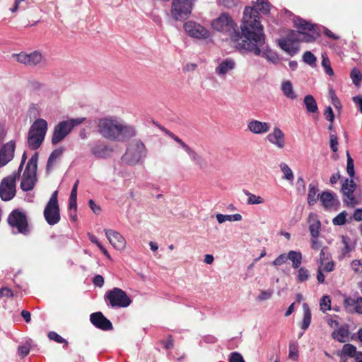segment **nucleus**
I'll use <instances>...</instances> for the list:
<instances>
[{
	"instance_id": "7",
	"label": "nucleus",
	"mask_w": 362,
	"mask_h": 362,
	"mask_svg": "<svg viewBox=\"0 0 362 362\" xmlns=\"http://www.w3.org/2000/svg\"><path fill=\"white\" fill-rule=\"evenodd\" d=\"M196 0H173L170 13L177 21H184L192 13Z\"/></svg>"
},
{
	"instance_id": "38",
	"label": "nucleus",
	"mask_w": 362,
	"mask_h": 362,
	"mask_svg": "<svg viewBox=\"0 0 362 362\" xmlns=\"http://www.w3.org/2000/svg\"><path fill=\"white\" fill-rule=\"evenodd\" d=\"M341 242L344 245V247L341 250V253L343 256H346L348 253L354 249V245L351 244V238L346 235L341 236Z\"/></svg>"
},
{
	"instance_id": "2",
	"label": "nucleus",
	"mask_w": 362,
	"mask_h": 362,
	"mask_svg": "<svg viewBox=\"0 0 362 362\" xmlns=\"http://www.w3.org/2000/svg\"><path fill=\"white\" fill-rule=\"evenodd\" d=\"M47 131V122L44 119H37L31 125L27 137V144L32 150L37 149L43 142Z\"/></svg>"
},
{
	"instance_id": "32",
	"label": "nucleus",
	"mask_w": 362,
	"mask_h": 362,
	"mask_svg": "<svg viewBox=\"0 0 362 362\" xmlns=\"http://www.w3.org/2000/svg\"><path fill=\"white\" fill-rule=\"evenodd\" d=\"M306 110L309 113H316L318 112L317 102L314 97L311 95H307L303 100Z\"/></svg>"
},
{
	"instance_id": "62",
	"label": "nucleus",
	"mask_w": 362,
	"mask_h": 362,
	"mask_svg": "<svg viewBox=\"0 0 362 362\" xmlns=\"http://www.w3.org/2000/svg\"><path fill=\"white\" fill-rule=\"evenodd\" d=\"M330 148L332 150L333 152H337L338 151V141H337V137L334 134L330 135Z\"/></svg>"
},
{
	"instance_id": "54",
	"label": "nucleus",
	"mask_w": 362,
	"mask_h": 362,
	"mask_svg": "<svg viewBox=\"0 0 362 362\" xmlns=\"http://www.w3.org/2000/svg\"><path fill=\"white\" fill-rule=\"evenodd\" d=\"M353 271L358 274H362V262L358 259H354L351 263Z\"/></svg>"
},
{
	"instance_id": "41",
	"label": "nucleus",
	"mask_w": 362,
	"mask_h": 362,
	"mask_svg": "<svg viewBox=\"0 0 362 362\" xmlns=\"http://www.w3.org/2000/svg\"><path fill=\"white\" fill-rule=\"evenodd\" d=\"M298 274L296 276V280L299 283H303L308 281L310 278V272L308 269L304 267L298 268Z\"/></svg>"
},
{
	"instance_id": "10",
	"label": "nucleus",
	"mask_w": 362,
	"mask_h": 362,
	"mask_svg": "<svg viewBox=\"0 0 362 362\" xmlns=\"http://www.w3.org/2000/svg\"><path fill=\"white\" fill-rule=\"evenodd\" d=\"M57 197L58 192L54 191L46 204L43 212L45 219L50 226H54L58 223L61 218Z\"/></svg>"
},
{
	"instance_id": "35",
	"label": "nucleus",
	"mask_w": 362,
	"mask_h": 362,
	"mask_svg": "<svg viewBox=\"0 0 362 362\" xmlns=\"http://www.w3.org/2000/svg\"><path fill=\"white\" fill-rule=\"evenodd\" d=\"M281 90L286 98L291 100L296 98V95L293 91L292 83L289 81H286L282 83Z\"/></svg>"
},
{
	"instance_id": "25",
	"label": "nucleus",
	"mask_w": 362,
	"mask_h": 362,
	"mask_svg": "<svg viewBox=\"0 0 362 362\" xmlns=\"http://www.w3.org/2000/svg\"><path fill=\"white\" fill-rule=\"evenodd\" d=\"M294 26L297 28L298 31H313L315 28V25L301 18H296L293 21Z\"/></svg>"
},
{
	"instance_id": "43",
	"label": "nucleus",
	"mask_w": 362,
	"mask_h": 362,
	"mask_svg": "<svg viewBox=\"0 0 362 362\" xmlns=\"http://www.w3.org/2000/svg\"><path fill=\"white\" fill-rule=\"evenodd\" d=\"M301 37H300V42H312L315 41L319 36L318 33L313 32L312 34L306 33L305 32L300 31Z\"/></svg>"
},
{
	"instance_id": "39",
	"label": "nucleus",
	"mask_w": 362,
	"mask_h": 362,
	"mask_svg": "<svg viewBox=\"0 0 362 362\" xmlns=\"http://www.w3.org/2000/svg\"><path fill=\"white\" fill-rule=\"evenodd\" d=\"M244 193L248 197L247 200V204H260L264 202V198L260 196H257L247 190H244Z\"/></svg>"
},
{
	"instance_id": "21",
	"label": "nucleus",
	"mask_w": 362,
	"mask_h": 362,
	"mask_svg": "<svg viewBox=\"0 0 362 362\" xmlns=\"http://www.w3.org/2000/svg\"><path fill=\"white\" fill-rule=\"evenodd\" d=\"M270 127L271 125L269 123L256 119H252L247 123V129L255 134L267 133L269 131Z\"/></svg>"
},
{
	"instance_id": "63",
	"label": "nucleus",
	"mask_w": 362,
	"mask_h": 362,
	"mask_svg": "<svg viewBox=\"0 0 362 362\" xmlns=\"http://www.w3.org/2000/svg\"><path fill=\"white\" fill-rule=\"evenodd\" d=\"M13 293L11 289L8 287H3L0 289V298L6 297L11 298L13 297Z\"/></svg>"
},
{
	"instance_id": "40",
	"label": "nucleus",
	"mask_w": 362,
	"mask_h": 362,
	"mask_svg": "<svg viewBox=\"0 0 362 362\" xmlns=\"http://www.w3.org/2000/svg\"><path fill=\"white\" fill-rule=\"evenodd\" d=\"M350 77L352 80L353 83L356 86H359L361 85L362 81V74L358 68L354 67L351 69L350 73Z\"/></svg>"
},
{
	"instance_id": "9",
	"label": "nucleus",
	"mask_w": 362,
	"mask_h": 362,
	"mask_svg": "<svg viewBox=\"0 0 362 362\" xmlns=\"http://www.w3.org/2000/svg\"><path fill=\"white\" fill-rule=\"evenodd\" d=\"M105 299L112 308H127L132 303L126 292L117 287L106 292Z\"/></svg>"
},
{
	"instance_id": "58",
	"label": "nucleus",
	"mask_w": 362,
	"mask_h": 362,
	"mask_svg": "<svg viewBox=\"0 0 362 362\" xmlns=\"http://www.w3.org/2000/svg\"><path fill=\"white\" fill-rule=\"evenodd\" d=\"M322 64L325 67V72L329 76H332L334 74V71L330 66V62L328 58H323L322 61Z\"/></svg>"
},
{
	"instance_id": "18",
	"label": "nucleus",
	"mask_w": 362,
	"mask_h": 362,
	"mask_svg": "<svg viewBox=\"0 0 362 362\" xmlns=\"http://www.w3.org/2000/svg\"><path fill=\"white\" fill-rule=\"evenodd\" d=\"M267 140L276 148L282 149L286 145L285 134L279 127H274L273 132L267 136Z\"/></svg>"
},
{
	"instance_id": "3",
	"label": "nucleus",
	"mask_w": 362,
	"mask_h": 362,
	"mask_svg": "<svg viewBox=\"0 0 362 362\" xmlns=\"http://www.w3.org/2000/svg\"><path fill=\"white\" fill-rule=\"evenodd\" d=\"M86 118L78 117L59 122L54 128L51 142L57 145L62 141L74 129V128L85 121Z\"/></svg>"
},
{
	"instance_id": "64",
	"label": "nucleus",
	"mask_w": 362,
	"mask_h": 362,
	"mask_svg": "<svg viewBox=\"0 0 362 362\" xmlns=\"http://www.w3.org/2000/svg\"><path fill=\"white\" fill-rule=\"evenodd\" d=\"M42 86L43 84L36 80L30 81L28 83L29 88L33 90H38L41 89Z\"/></svg>"
},
{
	"instance_id": "24",
	"label": "nucleus",
	"mask_w": 362,
	"mask_h": 362,
	"mask_svg": "<svg viewBox=\"0 0 362 362\" xmlns=\"http://www.w3.org/2000/svg\"><path fill=\"white\" fill-rule=\"evenodd\" d=\"M309 230L312 237L316 238L320 235L321 223L314 215H310L308 218Z\"/></svg>"
},
{
	"instance_id": "1",
	"label": "nucleus",
	"mask_w": 362,
	"mask_h": 362,
	"mask_svg": "<svg viewBox=\"0 0 362 362\" xmlns=\"http://www.w3.org/2000/svg\"><path fill=\"white\" fill-rule=\"evenodd\" d=\"M258 16L257 10L246 6L243 12L240 30L228 13H222L212 21L211 25L214 30L228 37L232 45L240 52H250L259 56L261 54V48L265 44V34Z\"/></svg>"
},
{
	"instance_id": "12",
	"label": "nucleus",
	"mask_w": 362,
	"mask_h": 362,
	"mask_svg": "<svg viewBox=\"0 0 362 362\" xmlns=\"http://www.w3.org/2000/svg\"><path fill=\"white\" fill-rule=\"evenodd\" d=\"M20 177L17 173L4 177L0 183V197L3 201H10L16 195V181Z\"/></svg>"
},
{
	"instance_id": "37",
	"label": "nucleus",
	"mask_w": 362,
	"mask_h": 362,
	"mask_svg": "<svg viewBox=\"0 0 362 362\" xmlns=\"http://www.w3.org/2000/svg\"><path fill=\"white\" fill-rule=\"evenodd\" d=\"M256 6H257V8H255V10L257 11V12L260 11L262 12L263 14H268L269 13V11H270V4L267 1H265V0H257L256 1ZM255 9V8H253ZM259 14V21H260V16H259V13H258Z\"/></svg>"
},
{
	"instance_id": "36",
	"label": "nucleus",
	"mask_w": 362,
	"mask_h": 362,
	"mask_svg": "<svg viewBox=\"0 0 362 362\" xmlns=\"http://www.w3.org/2000/svg\"><path fill=\"white\" fill-rule=\"evenodd\" d=\"M217 221L219 223H223V222L228 221H240L242 220V216L239 214H235L233 215H223L221 214H218L216 216Z\"/></svg>"
},
{
	"instance_id": "46",
	"label": "nucleus",
	"mask_w": 362,
	"mask_h": 362,
	"mask_svg": "<svg viewBox=\"0 0 362 362\" xmlns=\"http://www.w3.org/2000/svg\"><path fill=\"white\" fill-rule=\"evenodd\" d=\"M300 37H301L300 31L291 30L284 39L297 44L300 42Z\"/></svg>"
},
{
	"instance_id": "30",
	"label": "nucleus",
	"mask_w": 362,
	"mask_h": 362,
	"mask_svg": "<svg viewBox=\"0 0 362 362\" xmlns=\"http://www.w3.org/2000/svg\"><path fill=\"white\" fill-rule=\"evenodd\" d=\"M235 67V62L233 59H227L223 61L216 68V72L220 75H225Z\"/></svg>"
},
{
	"instance_id": "23",
	"label": "nucleus",
	"mask_w": 362,
	"mask_h": 362,
	"mask_svg": "<svg viewBox=\"0 0 362 362\" xmlns=\"http://www.w3.org/2000/svg\"><path fill=\"white\" fill-rule=\"evenodd\" d=\"M322 206L326 209H332L339 204L336 194L330 191L323 192L320 197Z\"/></svg>"
},
{
	"instance_id": "53",
	"label": "nucleus",
	"mask_w": 362,
	"mask_h": 362,
	"mask_svg": "<svg viewBox=\"0 0 362 362\" xmlns=\"http://www.w3.org/2000/svg\"><path fill=\"white\" fill-rule=\"evenodd\" d=\"M290 358L297 361L298 358V346L296 344H290L289 345V354Z\"/></svg>"
},
{
	"instance_id": "52",
	"label": "nucleus",
	"mask_w": 362,
	"mask_h": 362,
	"mask_svg": "<svg viewBox=\"0 0 362 362\" xmlns=\"http://www.w3.org/2000/svg\"><path fill=\"white\" fill-rule=\"evenodd\" d=\"M303 61L309 64V65H313L315 64L316 62V57L315 55L310 51H306L303 55Z\"/></svg>"
},
{
	"instance_id": "5",
	"label": "nucleus",
	"mask_w": 362,
	"mask_h": 362,
	"mask_svg": "<svg viewBox=\"0 0 362 362\" xmlns=\"http://www.w3.org/2000/svg\"><path fill=\"white\" fill-rule=\"evenodd\" d=\"M146 148L140 140H134L128 146L122 160L129 165L139 163L146 156Z\"/></svg>"
},
{
	"instance_id": "60",
	"label": "nucleus",
	"mask_w": 362,
	"mask_h": 362,
	"mask_svg": "<svg viewBox=\"0 0 362 362\" xmlns=\"http://www.w3.org/2000/svg\"><path fill=\"white\" fill-rule=\"evenodd\" d=\"M77 211V197H70L69 199V211Z\"/></svg>"
},
{
	"instance_id": "51",
	"label": "nucleus",
	"mask_w": 362,
	"mask_h": 362,
	"mask_svg": "<svg viewBox=\"0 0 362 362\" xmlns=\"http://www.w3.org/2000/svg\"><path fill=\"white\" fill-rule=\"evenodd\" d=\"M346 171L348 175L352 177L354 175V160L351 158L349 152H347V165H346Z\"/></svg>"
},
{
	"instance_id": "20",
	"label": "nucleus",
	"mask_w": 362,
	"mask_h": 362,
	"mask_svg": "<svg viewBox=\"0 0 362 362\" xmlns=\"http://www.w3.org/2000/svg\"><path fill=\"white\" fill-rule=\"evenodd\" d=\"M184 29L187 35L197 39L204 37V27L194 21H187L184 24Z\"/></svg>"
},
{
	"instance_id": "11",
	"label": "nucleus",
	"mask_w": 362,
	"mask_h": 362,
	"mask_svg": "<svg viewBox=\"0 0 362 362\" xmlns=\"http://www.w3.org/2000/svg\"><path fill=\"white\" fill-rule=\"evenodd\" d=\"M13 57L19 63L23 64L29 66H45L47 64V60L40 51H33L29 54L26 52H21L13 54Z\"/></svg>"
},
{
	"instance_id": "26",
	"label": "nucleus",
	"mask_w": 362,
	"mask_h": 362,
	"mask_svg": "<svg viewBox=\"0 0 362 362\" xmlns=\"http://www.w3.org/2000/svg\"><path fill=\"white\" fill-rule=\"evenodd\" d=\"M279 45L282 49L288 52L291 56L296 54L298 51V47L296 44L284 38L279 40Z\"/></svg>"
},
{
	"instance_id": "22",
	"label": "nucleus",
	"mask_w": 362,
	"mask_h": 362,
	"mask_svg": "<svg viewBox=\"0 0 362 362\" xmlns=\"http://www.w3.org/2000/svg\"><path fill=\"white\" fill-rule=\"evenodd\" d=\"M136 134L135 127L132 125L123 124L119 122L118 130V139L116 141H124L128 140Z\"/></svg>"
},
{
	"instance_id": "19",
	"label": "nucleus",
	"mask_w": 362,
	"mask_h": 362,
	"mask_svg": "<svg viewBox=\"0 0 362 362\" xmlns=\"http://www.w3.org/2000/svg\"><path fill=\"white\" fill-rule=\"evenodd\" d=\"M105 233L110 244L115 248L121 250L125 247L126 240L120 233L115 230L109 229H105Z\"/></svg>"
},
{
	"instance_id": "13",
	"label": "nucleus",
	"mask_w": 362,
	"mask_h": 362,
	"mask_svg": "<svg viewBox=\"0 0 362 362\" xmlns=\"http://www.w3.org/2000/svg\"><path fill=\"white\" fill-rule=\"evenodd\" d=\"M88 146L90 153L97 158H107L111 156L113 151L112 146L100 140L90 143Z\"/></svg>"
},
{
	"instance_id": "4",
	"label": "nucleus",
	"mask_w": 362,
	"mask_h": 362,
	"mask_svg": "<svg viewBox=\"0 0 362 362\" xmlns=\"http://www.w3.org/2000/svg\"><path fill=\"white\" fill-rule=\"evenodd\" d=\"M37 161L38 153H35L28 160L22 175L21 188L23 191L28 192L32 190L34 188L37 180Z\"/></svg>"
},
{
	"instance_id": "42",
	"label": "nucleus",
	"mask_w": 362,
	"mask_h": 362,
	"mask_svg": "<svg viewBox=\"0 0 362 362\" xmlns=\"http://www.w3.org/2000/svg\"><path fill=\"white\" fill-rule=\"evenodd\" d=\"M280 168L284 175V178L292 182L293 180L294 176L289 166L287 164L282 163L280 164Z\"/></svg>"
},
{
	"instance_id": "47",
	"label": "nucleus",
	"mask_w": 362,
	"mask_h": 362,
	"mask_svg": "<svg viewBox=\"0 0 362 362\" xmlns=\"http://www.w3.org/2000/svg\"><path fill=\"white\" fill-rule=\"evenodd\" d=\"M180 146L188 153V155L190 156L191 159L193 161L197 162V153L185 142H183L181 140V142L179 143Z\"/></svg>"
},
{
	"instance_id": "31",
	"label": "nucleus",
	"mask_w": 362,
	"mask_h": 362,
	"mask_svg": "<svg viewBox=\"0 0 362 362\" xmlns=\"http://www.w3.org/2000/svg\"><path fill=\"white\" fill-rule=\"evenodd\" d=\"M303 318L302 322L300 324V328L305 331L310 326L311 322V312L308 305L305 303L303 304Z\"/></svg>"
},
{
	"instance_id": "48",
	"label": "nucleus",
	"mask_w": 362,
	"mask_h": 362,
	"mask_svg": "<svg viewBox=\"0 0 362 362\" xmlns=\"http://www.w3.org/2000/svg\"><path fill=\"white\" fill-rule=\"evenodd\" d=\"M180 146L188 153V155L190 156L191 159L193 161L197 162V153L185 142H183L181 140V142L179 143Z\"/></svg>"
},
{
	"instance_id": "27",
	"label": "nucleus",
	"mask_w": 362,
	"mask_h": 362,
	"mask_svg": "<svg viewBox=\"0 0 362 362\" xmlns=\"http://www.w3.org/2000/svg\"><path fill=\"white\" fill-rule=\"evenodd\" d=\"M318 187L317 185L310 183L309 185V190L308 194V204L310 206H313L317 203L320 196L318 194Z\"/></svg>"
},
{
	"instance_id": "57",
	"label": "nucleus",
	"mask_w": 362,
	"mask_h": 362,
	"mask_svg": "<svg viewBox=\"0 0 362 362\" xmlns=\"http://www.w3.org/2000/svg\"><path fill=\"white\" fill-rule=\"evenodd\" d=\"M273 293L272 290L262 291L260 294L257 296V299L259 301H263L269 299Z\"/></svg>"
},
{
	"instance_id": "28",
	"label": "nucleus",
	"mask_w": 362,
	"mask_h": 362,
	"mask_svg": "<svg viewBox=\"0 0 362 362\" xmlns=\"http://www.w3.org/2000/svg\"><path fill=\"white\" fill-rule=\"evenodd\" d=\"M64 151L63 147H59L58 148L54 149L51 154L49 155L47 163V171L50 170L53 166L55 165L57 160L60 158Z\"/></svg>"
},
{
	"instance_id": "34",
	"label": "nucleus",
	"mask_w": 362,
	"mask_h": 362,
	"mask_svg": "<svg viewBox=\"0 0 362 362\" xmlns=\"http://www.w3.org/2000/svg\"><path fill=\"white\" fill-rule=\"evenodd\" d=\"M349 331L345 327H341L337 331L332 332V336L334 339H337L339 342H344L346 339L349 337Z\"/></svg>"
},
{
	"instance_id": "56",
	"label": "nucleus",
	"mask_w": 362,
	"mask_h": 362,
	"mask_svg": "<svg viewBox=\"0 0 362 362\" xmlns=\"http://www.w3.org/2000/svg\"><path fill=\"white\" fill-rule=\"evenodd\" d=\"M287 254L283 253L279 255L272 262V264L274 266H281L286 262L288 260V257H286Z\"/></svg>"
},
{
	"instance_id": "14",
	"label": "nucleus",
	"mask_w": 362,
	"mask_h": 362,
	"mask_svg": "<svg viewBox=\"0 0 362 362\" xmlns=\"http://www.w3.org/2000/svg\"><path fill=\"white\" fill-rule=\"evenodd\" d=\"M16 141L11 140L0 148V168L5 166L14 158Z\"/></svg>"
},
{
	"instance_id": "55",
	"label": "nucleus",
	"mask_w": 362,
	"mask_h": 362,
	"mask_svg": "<svg viewBox=\"0 0 362 362\" xmlns=\"http://www.w3.org/2000/svg\"><path fill=\"white\" fill-rule=\"evenodd\" d=\"M228 362H245V361L240 353L235 351L230 354Z\"/></svg>"
},
{
	"instance_id": "61",
	"label": "nucleus",
	"mask_w": 362,
	"mask_h": 362,
	"mask_svg": "<svg viewBox=\"0 0 362 362\" xmlns=\"http://www.w3.org/2000/svg\"><path fill=\"white\" fill-rule=\"evenodd\" d=\"M324 115L329 122H330L332 123L334 122V114L332 108L330 106H329L326 108V110H325V112H324Z\"/></svg>"
},
{
	"instance_id": "29",
	"label": "nucleus",
	"mask_w": 362,
	"mask_h": 362,
	"mask_svg": "<svg viewBox=\"0 0 362 362\" xmlns=\"http://www.w3.org/2000/svg\"><path fill=\"white\" fill-rule=\"evenodd\" d=\"M286 257H288V259L291 260L292 262V267L293 269H298L302 263V253L298 251H294V250H290Z\"/></svg>"
},
{
	"instance_id": "59",
	"label": "nucleus",
	"mask_w": 362,
	"mask_h": 362,
	"mask_svg": "<svg viewBox=\"0 0 362 362\" xmlns=\"http://www.w3.org/2000/svg\"><path fill=\"white\" fill-rule=\"evenodd\" d=\"M30 349V346L28 344L19 346L18 349V353L22 358H24L28 355Z\"/></svg>"
},
{
	"instance_id": "17",
	"label": "nucleus",
	"mask_w": 362,
	"mask_h": 362,
	"mask_svg": "<svg viewBox=\"0 0 362 362\" xmlns=\"http://www.w3.org/2000/svg\"><path fill=\"white\" fill-rule=\"evenodd\" d=\"M356 188V185L354 182V180H349L346 179L345 182L343 183L341 187V191L344 195L346 197L347 199H345L344 202L346 203L348 206H354L357 202L356 201L355 197L353 195L354 192Z\"/></svg>"
},
{
	"instance_id": "15",
	"label": "nucleus",
	"mask_w": 362,
	"mask_h": 362,
	"mask_svg": "<svg viewBox=\"0 0 362 362\" xmlns=\"http://www.w3.org/2000/svg\"><path fill=\"white\" fill-rule=\"evenodd\" d=\"M343 306L345 310L349 313L362 315V297L358 296L354 298L351 296H344Z\"/></svg>"
},
{
	"instance_id": "44",
	"label": "nucleus",
	"mask_w": 362,
	"mask_h": 362,
	"mask_svg": "<svg viewBox=\"0 0 362 362\" xmlns=\"http://www.w3.org/2000/svg\"><path fill=\"white\" fill-rule=\"evenodd\" d=\"M347 213L345 211L339 213L337 216L332 219V223L335 226H342L346 221Z\"/></svg>"
},
{
	"instance_id": "49",
	"label": "nucleus",
	"mask_w": 362,
	"mask_h": 362,
	"mask_svg": "<svg viewBox=\"0 0 362 362\" xmlns=\"http://www.w3.org/2000/svg\"><path fill=\"white\" fill-rule=\"evenodd\" d=\"M48 337L50 340H53L59 344L64 343L66 345L68 344L67 341L55 332H49L48 333Z\"/></svg>"
},
{
	"instance_id": "50",
	"label": "nucleus",
	"mask_w": 362,
	"mask_h": 362,
	"mask_svg": "<svg viewBox=\"0 0 362 362\" xmlns=\"http://www.w3.org/2000/svg\"><path fill=\"white\" fill-rule=\"evenodd\" d=\"M335 263L334 261H329L327 262H323V264H320L318 268L325 272H331L334 270Z\"/></svg>"
},
{
	"instance_id": "6",
	"label": "nucleus",
	"mask_w": 362,
	"mask_h": 362,
	"mask_svg": "<svg viewBox=\"0 0 362 362\" xmlns=\"http://www.w3.org/2000/svg\"><path fill=\"white\" fill-rule=\"evenodd\" d=\"M119 121L116 118H101L98 122V132L103 138L116 141L119 139Z\"/></svg>"
},
{
	"instance_id": "16",
	"label": "nucleus",
	"mask_w": 362,
	"mask_h": 362,
	"mask_svg": "<svg viewBox=\"0 0 362 362\" xmlns=\"http://www.w3.org/2000/svg\"><path fill=\"white\" fill-rule=\"evenodd\" d=\"M91 323L97 328L109 331L113 329L112 322L101 312H96L90 315Z\"/></svg>"
},
{
	"instance_id": "45",
	"label": "nucleus",
	"mask_w": 362,
	"mask_h": 362,
	"mask_svg": "<svg viewBox=\"0 0 362 362\" xmlns=\"http://www.w3.org/2000/svg\"><path fill=\"white\" fill-rule=\"evenodd\" d=\"M320 306L323 313L331 309V300L328 296H324L320 299Z\"/></svg>"
},
{
	"instance_id": "8",
	"label": "nucleus",
	"mask_w": 362,
	"mask_h": 362,
	"mask_svg": "<svg viewBox=\"0 0 362 362\" xmlns=\"http://www.w3.org/2000/svg\"><path fill=\"white\" fill-rule=\"evenodd\" d=\"M7 221L11 228L17 229L18 233L27 235L30 232L27 216L21 209L13 210L8 215Z\"/></svg>"
},
{
	"instance_id": "33",
	"label": "nucleus",
	"mask_w": 362,
	"mask_h": 362,
	"mask_svg": "<svg viewBox=\"0 0 362 362\" xmlns=\"http://www.w3.org/2000/svg\"><path fill=\"white\" fill-rule=\"evenodd\" d=\"M358 351L356 350V347L351 344H345L341 349V354H339L341 358L345 357L354 358Z\"/></svg>"
}]
</instances>
